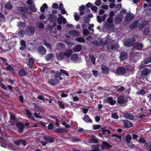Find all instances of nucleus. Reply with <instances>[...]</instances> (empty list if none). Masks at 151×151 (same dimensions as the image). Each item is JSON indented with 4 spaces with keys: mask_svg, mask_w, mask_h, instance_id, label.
Here are the masks:
<instances>
[{
    "mask_svg": "<svg viewBox=\"0 0 151 151\" xmlns=\"http://www.w3.org/2000/svg\"><path fill=\"white\" fill-rule=\"evenodd\" d=\"M119 47V46L118 43L117 42H115L114 40L113 42L110 43L107 45L106 46L107 49L110 50H115Z\"/></svg>",
    "mask_w": 151,
    "mask_h": 151,
    "instance_id": "f257e3e1",
    "label": "nucleus"
},
{
    "mask_svg": "<svg viewBox=\"0 0 151 151\" xmlns=\"http://www.w3.org/2000/svg\"><path fill=\"white\" fill-rule=\"evenodd\" d=\"M101 44L103 45H108L110 43L113 42L114 40L109 38V36H107L105 38L103 39L100 40Z\"/></svg>",
    "mask_w": 151,
    "mask_h": 151,
    "instance_id": "f03ea898",
    "label": "nucleus"
},
{
    "mask_svg": "<svg viewBox=\"0 0 151 151\" xmlns=\"http://www.w3.org/2000/svg\"><path fill=\"white\" fill-rule=\"evenodd\" d=\"M81 74L83 77L84 78L86 79H89L91 77V72L86 69L85 70L83 69H82L81 70Z\"/></svg>",
    "mask_w": 151,
    "mask_h": 151,
    "instance_id": "7ed1b4c3",
    "label": "nucleus"
},
{
    "mask_svg": "<svg viewBox=\"0 0 151 151\" xmlns=\"http://www.w3.org/2000/svg\"><path fill=\"white\" fill-rule=\"evenodd\" d=\"M134 15L131 13H127L125 17L124 20L127 22H130L134 18Z\"/></svg>",
    "mask_w": 151,
    "mask_h": 151,
    "instance_id": "20e7f679",
    "label": "nucleus"
},
{
    "mask_svg": "<svg viewBox=\"0 0 151 151\" xmlns=\"http://www.w3.org/2000/svg\"><path fill=\"white\" fill-rule=\"evenodd\" d=\"M35 30V28L34 27L28 26L27 27L26 32L27 34L29 35H32L34 34Z\"/></svg>",
    "mask_w": 151,
    "mask_h": 151,
    "instance_id": "39448f33",
    "label": "nucleus"
},
{
    "mask_svg": "<svg viewBox=\"0 0 151 151\" xmlns=\"http://www.w3.org/2000/svg\"><path fill=\"white\" fill-rule=\"evenodd\" d=\"M116 72L119 74H125L128 70H126L124 68L122 67L118 68L116 70Z\"/></svg>",
    "mask_w": 151,
    "mask_h": 151,
    "instance_id": "423d86ee",
    "label": "nucleus"
},
{
    "mask_svg": "<svg viewBox=\"0 0 151 151\" xmlns=\"http://www.w3.org/2000/svg\"><path fill=\"white\" fill-rule=\"evenodd\" d=\"M56 77L54 78H52L50 79L48 81V83L49 84L52 85H55L58 84L59 83V81L56 78Z\"/></svg>",
    "mask_w": 151,
    "mask_h": 151,
    "instance_id": "0eeeda50",
    "label": "nucleus"
},
{
    "mask_svg": "<svg viewBox=\"0 0 151 151\" xmlns=\"http://www.w3.org/2000/svg\"><path fill=\"white\" fill-rule=\"evenodd\" d=\"M38 52L41 55H45L46 54V50L45 48L42 46H40L38 47L37 49Z\"/></svg>",
    "mask_w": 151,
    "mask_h": 151,
    "instance_id": "6e6552de",
    "label": "nucleus"
},
{
    "mask_svg": "<svg viewBox=\"0 0 151 151\" xmlns=\"http://www.w3.org/2000/svg\"><path fill=\"white\" fill-rule=\"evenodd\" d=\"M59 17L57 19V21L58 23L59 24H61L63 22L64 24L66 23V19L62 16L60 14L58 15Z\"/></svg>",
    "mask_w": 151,
    "mask_h": 151,
    "instance_id": "1a4fd4ad",
    "label": "nucleus"
},
{
    "mask_svg": "<svg viewBox=\"0 0 151 151\" xmlns=\"http://www.w3.org/2000/svg\"><path fill=\"white\" fill-rule=\"evenodd\" d=\"M16 125L18 128V132L19 133H22L24 127V124L22 122H19L17 123Z\"/></svg>",
    "mask_w": 151,
    "mask_h": 151,
    "instance_id": "9d476101",
    "label": "nucleus"
},
{
    "mask_svg": "<svg viewBox=\"0 0 151 151\" xmlns=\"http://www.w3.org/2000/svg\"><path fill=\"white\" fill-rule=\"evenodd\" d=\"M68 34L70 36L76 37L79 35L80 32L79 31L76 30H71L68 32Z\"/></svg>",
    "mask_w": 151,
    "mask_h": 151,
    "instance_id": "9b49d317",
    "label": "nucleus"
},
{
    "mask_svg": "<svg viewBox=\"0 0 151 151\" xmlns=\"http://www.w3.org/2000/svg\"><path fill=\"white\" fill-rule=\"evenodd\" d=\"M147 24V22L145 20H143L141 22H140L139 24L137 23L135 24L137 28L142 29Z\"/></svg>",
    "mask_w": 151,
    "mask_h": 151,
    "instance_id": "f8f14e48",
    "label": "nucleus"
},
{
    "mask_svg": "<svg viewBox=\"0 0 151 151\" xmlns=\"http://www.w3.org/2000/svg\"><path fill=\"white\" fill-rule=\"evenodd\" d=\"M113 19L109 17L107 20V22L108 24L107 27L108 28H111L113 27Z\"/></svg>",
    "mask_w": 151,
    "mask_h": 151,
    "instance_id": "ddd939ff",
    "label": "nucleus"
},
{
    "mask_svg": "<svg viewBox=\"0 0 151 151\" xmlns=\"http://www.w3.org/2000/svg\"><path fill=\"white\" fill-rule=\"evenodd\" d=\"M56 49L59 50H64L65 49V47L64 44L60 43L57 44L56 46Z\"/></svg>",
    "mask_w": 151,
    "mask_h": 151,
    "instance_id": "4468645a",
    "label": "nucleus"
},
{
    "mask_svg": "<svg viewBox=\"0 0 151 151\" xmlns=\"http://www.w3.org/2000/svg\"><path fill=\"white\" fill-rule=\"evenodd\" d=\"M124 116L125 118L130 120H133L135 119L134 117L131 114L129 113H125L124 115Z\"/></svg>",
    "mask_w": 151,
    "mask_h": 151,
    "instance_id": "2eb2a0df",
    "label": "nucleus"
},
{
    "mask_svg": "<svg viewBox=\"0 0 151 151\" xmlns=\"http://www.w3.org/2000/svg\"><path fill=\"white\" fill-rule=\"evenodd\" d=\"M107 16V14H105L103 16H97V20L98 22L99 23H101L102 22V21H104Z\"/></svg>",
    "mask_w": 151,
    "mask_h": 151,
    "instance_id": "dca6fc26",
    "label": "nucleus"
},
{
    "mask_svg": "<svg viewBox=\"0 0 151 151\" xmlns=\"http://www.w3.org/2000/svg\"><path fill=\"white\" fill-rule=\"evenodd\" d=\"M56 58L57 59L59 60H61L65 58L64 53L62 52H60L56 54Z\"/></svg>",
    "mask_w": 151,
    "mask_h": 151,
    "instance_id": "f3484780",
    "label": "nucleus"
},
{
    "mask_svg": "<svg viewBox=\"0 0 151 151\" xmlns=\"http://www.w3.org/2000/svg\"><path fill=\"white\" fill-rule=\"evenodd\" d=\"M123 18V17L122 15H118L116 17L115 21V23L117 24L120 23L122 21Z\"/></svg>",
    "mask_w": 151,
    "mask_h": 151,
    "instance_id": "a211bd4d",
    "label": "nucleus"
},
{
    "mask_svg": "<svg viewBox=\"0 0 151 151\" xmlns=\"http://www.w3.org/2000/svg\"><path fill=\"white\" fill-rule=\"evenodd\" d=\"M72 53L73 51L71 49L65 51L64 53L65 58H66V57H67L68 58H69V57Z\"/></svg>",
    "mask_w": 151,
    "mask_h": 151,
    "instance_id": "6ab92c4d",
    "label": "nucleus"
},
{
    "mask_svg": "<svg viewBox=\"0 0 151 151\" xmlns=\"http://www.w3.org/2000/svg\"><path fill=\"white\" fill-rule=\"evenodd\" d=\"M106 101L107 103H109L111 105H114L116 103V101L110 97L107 98L106 100Z\"/></svg>",
    "mask_w": 151,
    "mask_h": 151,
    "instance_id": "aec40b11",
    "label": "nucleus"
},
{
    "mask_svg": "<svg viewBox=\"0 0 151 151\" xmlns=\"http://www.w3.org/2000/svg\"><path fill=\"white\" fill-rule=\"evenodd\" d=\"M33 104L35 106L34 109L35 110L40 111H44V109L42 106H39L38 104L34 103H33Z\"/></svg>",
    "mask_w": 151,
    "mask_h": 151,
    "instance_id": "412c9836",
    "label": "nucleus"
},
{
    "mask_svg": "<svg viewBox=\"0 0 151 151\" xmlns=\"http://www.w3.org/2000/svg\"><path fill=\"white\" fill-rule=\"evenodd\" d=\"M15 144L19 145L22 143L24 145H26V142L24 140H19L15 141L14 142Z\"/></svg>",
    "mask_w": 151,
    "mask_h": 151,
    "instance_id": "4be33fe9",
    "label": "nucleus"
},
{
    "mask_svg": "<svg viewBox=\"0 0 151 151\" xmlns=\"http://www.w3.org/2000/svg\"><path fill=\"white\" fill-rule=\"evenodd\" d=\"M111 147V146L107 142H104L102 143V149L109 148Z\"/></svg>",
    "mask_w": 151,
    "mask_h": 151,
    "instance_id": "5701e85b",
    "label": "nucleus"
},
{
    "mask_svg": "<svg viewBox=\"0 0 151 151\" xmlns=\"http://www.w3.org/2000/svg\"><path fill=\"white\" fill-rule=\"evenodd\" d=\"M127 58V54L125 52H122L120 55V59L122 60H124Z\"/></svg>",
    "mask_w": 151,
    "mask_h": 151,
    "instance_id": "b1692460",
    "label": "nucleus"
},
{
    "mask_svg": "<svg viewBox=\"0 0 151 151\" xmlns=\"http://www.w3.org/2000/svg\"><path fill=\"white\" fill-rule=\"evenodd\" d=\"M54 55L52 53L47 54L45 56V58L46 60H51L53 59Z\"/></svg>",
    "mask_w": 151,
    "mask_h": 151,
    "instance_id": "393cba45",
    "label": "nucleus"
},
{
    "mask_svg": "<svg viewBox=\"0 0 151 151\" xmlns=\"http://www.w3.org/2000/svg\"><path fill=\"white\" fill-rule=\"evenodd\" d=\"M134 46L136 49L139 50L142 48L143 45L141 43H136L134 45Z\"/></svg>",
    "mask_w": 151,
    "mask_h": 151,
    "instance_id": "a878e982",
    "label": "nucleus"
},
{
    "mask_svg": "<svg viewBox=\"0 0 151 151\" xmlns=\"http://www.w3.org/2000/svg\"><path fill=\"white\" fill-rule=\"evenodd\" d=\"M82 48V46L81 45H77L73 48V50L75 52H79L81 50Z\"/></svg>",
    "mask_w": 151,
    "mask_h": 151,
    "instance_id": "bb28decb",
    "label": "nucleus"
},
{
    "mask_svg": "<svg viewBox=\"0 0 151 151\" xmlns=\"http://www.w3.org/2000/svg\"><path fill=\"white\" fill-rule=\"evenodd\" d=\"M44 139L48 142L52 143L54 141V139L52 137L48 136H44Z\"/></svg>",
    "mask_w": 151,
    "mask_h": 151,
    "instance_id": "cd10ccee",
    "label": "nucleus"
},
{
    "mask_svg": "<svg viewBox=\"0 0 151 151\" xmlns=\"http://www.w3.org/2000/svg\"><path fill=\"white\" fill-rule=\"evenodd\" d=\"M17 10L18 11H20L21 12H22L24 13H27L28 11V9L27 7H18L17 8Z\"/></svg>",
    "mask_w": 151,
    "mask_h": 151,
    "instance_id": "c85d7f7f",
    "label": "nucleus"
},
{
    "mask_svg": "<svg viewBox=\"0 0 151 151\" xmlns=\"http://www.w3.org/2000/svg\"><path fill=\"white\" fill-rule=\"evenodd\" d=\"M92 138H91L89 140V142L91 143H97L98 142V140L95 137L94 135H93L91 137Z\"/></svg>",
    "mask_w": 151,
    "mask_h": 151,
    "instance_id": "c756f323",
    "label": "nucleus"
},
{
    "mask_svg": "<svg viewBox=\"0 0 151 151\" xmlns=\"http://www.w3.org/2000/svg\"><path fill=\"white\" fill-rule=\"evenodd\" d=\"M150 72V69L145 68L142 70V74L143 75H147L149 74Z\"/></svg>",
    "mask_w": 151,
    "mask_h": 151,
    "instance_id": "7c9ffc66",
    "label": "nucleus"
},
{
    "mask_svg": "<svg viewBox=\"0 0 151 151\" xmlns=\"http://www.w3.org/2000/svg\"><path fill=\"white\" fill-rule=\"evenodd\" d=\"M101 68L103 72L106 74H107L109 73V69L105 65H102L101 66Z\"/></svg>",
    "mask_w": 151,
    "mask_h": 151,
    "instance_id": "2f4dec72",
    "label": "nucleus"
},
{
    "mask_svg": "<svg viewBox=\"0 0 151 151\" xmlns=\"http://www.w3.org/2000/svg\"><path fill=\"white\" fill-rule=\"evenodd\" d=\"M26 111L27 116L30 119H34V118L31 112L28 110H26Z\"/></svg>",
    "mask_w": 151,
    "mask_h": 151,
    "instance_id": "473e14b6",
    "label": "nucleus"
},
{
    "mask_svg": "<svg viewBox=\"0 0 151 151\" xmlns=\"http://www.w3.org/2000/svg\"><path fill=\"white\" fill-rule=\"evenodd\" d=\"M83 119L85 122L87 123L91 122H92V121L89 117L87 115H85L84 116L83 118Z\"/></svg>",
    "mask_w": 151,
    "mask_h": 151,
    "instance_id": "72a5a7b5",
    "label": "nucleus"
},
{
    "mask_svg": "<svg viewBox=\"0 0 151 151\" xmlns=\"http://www.w3.org/2000/svg\"><path fill=\"white\" fill-rule=\"evenodd\" d=\"M124 122L128 127H131L133 126V124L129 121L127 120H124Z\"/></svg>",
    "mask_w": 151,
    "mask_h": 151,
    "instance_id": "f704fd0d",
    "label": "nucleus"
},
{
    "mask_svg": "<svg viewBox=\"0 0 151 151\" xmlns=\"http://www.w3.org/2000/svg\"><path fill=\"white\" fill-rule=\"evenodd\" d=\"M27 73L26 71L24 70H21L19 71V74L21 76H24Z\"/></svg>",
    "mask_w": 151,
    "mask_h": 151,
    "instance_id": "c9c22d12",
    "label": "nucleus"
},
{
    "mask_svg": "<svg viewBox=\"0 0 151 151\" xmlns=\"http://www.w3.org/2000/svg\"><path fill=\"white\" fill-rule=\"evenodd\" d=\"M34 61V59L32 58H30L29 60L28 65L31 68H32V64Z\"/></svg>",
    "mask_w": 151,
    "mask_h": 151,
    "instance_id": "e433bc0d",
    "label": "nucleus"
},
{
    "mask_svg": "<svg viewBox=\"0 0 151 151\" xmlns=\"http://www.w3.org/2000/svg\"><path fill=\"white\" fill-rule=\"evenodd\" d=\"M75 40L81 43H84L86 42L85 39L81 37L76 38H75Z\"/></svg>",
    "mask_w": 151,
    "mask_h": 151,
    "instance_id": "4c0bfd02",
    "label": "nucleus"
},
{
    "mask_svg": "<svg viewBox=\"0 0 151 151\" xmlns=\"http://www.w3.org/2000/svg\"><path fill=\"white\" fill-rule=\"evenodd\" d=\"M112 137H115L114 139L116 140L117 141H119L121 140V136L120 135H117L116 134H113L112 135Z\"/></svg>",
    "mask_w": 151,
    "mask_h": 151,
    "instance_id": "58836bf2",
    "label": "nucleus"
},
{
    "mask_svg": "<svg viewBox=\"0 0 151 151\" xmlns=\"http://www.w3.org/2000/svg\"><path fill=\"white\" fill-rule=\"evenodd\" d=\"M55 131L58 133H64L67 132L66 130L61 128H57L55 129Z\"/></svg>",
    "mask_w": 151,
    "mask_h": 151,
    "instance_id": "ea45409f",
    "label": "nucleus"
},
{
    "mask_svg": "<svg viewBox=\"0 0 151 151\" xmlns=\"http://www.w3.org/2000/svg\"><path fill=\"white\" fill-rule=\"evenodd\" d=\"M125 99L123 97L121 96L119 97L117 101L118 103L122 104L124 102Z\"/></svg>",
    "mask_w": 151,
    "mask_h": 151,
    "instance_id": "a19ab883",
    "label": "nucleus"
},
{
    "mask_svg": "<svg viewBox=\"0 0 151 151\" xmlns=\"http://www.w3.org/2000/svg\"><path fill=\"white\" fill-rule=\"evenodd\" d=\"M134 39L132 40V42H124V45L125 46L127 47H130L131 46H132L134 45Z\"/></svg>",
    "mask_w": 151,
    "mask_h": 151,
    "instance_id": "79ce46f5",
    "label": "nucleus"
},
{
    "mask_svg": "<svg viewBox=\"0 0 151 151\" xmlns=\"http://www.w3.org/2000/svg\"><path fill=\"white\" fill-rule=\"evenodd\" d=\"M47 7V5L46 3L44 4L40 8V11L43 12L45 11V9Z\"/></svg>",
    "mask_w": 151,
    "mask_h": 151,
    "instance_id": "37998d69",
    "label": "nucleus"
},
{
    "mask_svg": "<svg viewBox=\"0 0 151 151\" xmlns=\"http://www.w3.org/2000/svg\"><path fill=\"white\" fill-rule=\"evenodd\" d=\"M17 26L20 28H24L25 26V24L23 22L19 21L17 23Z\"/></svg>",
    "mask_w": 151,
    "mask_h": 151,
    "instance_id": "c03bdc74",
    "label": "nucleus"
},
{
    "mask_svg": "<svg viewBox=\"0 0 151 151\" xmlns=\"http://www.w3.org/2000/svg\"><path fill=\"white\" fill-rule=\"evenodd\" d=\"M27 3L28 4L30 5L33 8V11L35 10V6H34V4L33 3V1L32 0H28L27 1Z\"/></svg>",
    "mask_w": 151,
    "mask_h": 151,
    "instance_id": "a18cd8bd",
    "label": "nucleus"
},
{
    "mask_svg": "<svg viewBox=\"0 0 151 151\" xmlns=\"http://www.w3.org/2000/svg\"><path fill=\"white\" fill-rule=\"evenodd\" d=\"M70 58L72 60H76L78 58V55L76 54L72 55L70 57Z\"/></svg>",
    "mask_w": 151,
    "mask_h": 151,
    "instance_id": "49530a36",
    "label": "nucleus"
},
{
    "mask_svg": "<svg viewBox=\"0 0 151 151\" xmlns=\"http://www.w3.org/2000/svg\"><path fill=\"white\" fill-rule=\"evenodd\" d=\"M136 94L138 95H144L145 94V92L144 90H142L138 91Z\"/></svg>",
    "mask_w": 151,
    "mask_h": 151,
    "instance_id": "de8ad7c7",
    "label": "nucleus"
},
{
    "mask_svg": "<svg viewBox=\"0 0 151 151\" xmlns=\"http://www.w3.org/2000/svg\"><path fill=\"white\" fill-rule=\"evenodd\" d=\"M58 104L60 108L64 109V104H63L62 101H58Z\"/></svg>",
    "mask_w": 151,
    "mask_h": 151,
    "instance_id": "09e8293b",
    "label": "nucleus"
},
{
    "mask_svg": "<svg viewBox=\"0 0 151 151\" xmlns=\"http://www.w3.org/2000/svg\"><path fill=\"white\" fill-rule=\"evenodd\" d=\"M89 57L93 64H95V58L92 55L90 54Z\"/></svg>",
    "mask_w": 151,
    "mask_h": 151,
    "instance_id": "8fccbe9b",
    "label": "nucleus"
},
{
    "mask_svg": "<svg viewBox=\"0 0 151 151\" xmlns=\"http://www.w3.org/2000/svg\"><path fill=\"white\" fill-rule=\"evenodd\" d=\"M150 29L149 28H147L145 29L143 32V34L145 35H148L150 33Z\"/></svg>",
    "mask_w": 151,
    "mask_h": 151,
    "instance_id": "3c124183",
    "label": "nucleus"
},
{
    "mask_svg": "<svg viewBox=\"0 0 151 151\" xmlns=\"http://www.w3.org/2000/svg\"><path fill=\"white\" fill-rule=\"evenodd\" d=\"M6 69L7 70L12 72H14V70L13 68L11 65H9L7 66L6 67Z\"/></svg>",
    "mask_w": 151,
    "mask_h": 151,
    "instance_id": "603ef678",
    "label": "nucleus"
},
{
    "mask_svg": "<svg viewBox=\"0 0 151 151\" xmlns=\"http://www.w3.org/2000/svg\"><path fill=\"white\" fill-rule=\"evenodd\" d=\"M111 116L113 119H118L119 118V116L116 113H113L112 114Z\"/></svg>",
    "mask_w": 151,
    "mask_h": 151,
    "instance_id": "864d4df0",
    "label": "nucleus"
},
{
    "mask_svg": "<svg viewBox=\"0 0 151 151\" xmlns=\"http://www.w3.org/2000/svg\"><path fill=\"white\" fill-rule=\"evenodd\" d=\"M145 63H148L151 62V56L146 58L145 60Z\"/></svg>",
    "mask_w": 151,
    "mask_h": 151,
    "instance_id": "5fc2aeb1",
    "label": "nucleus"
},
{
    "mask_svg": "<svg viewBox=\"0 0 151 151\" xmlns=\"http://www.w3.org/2000/svg\"><path fill=\"white\" fill-rule=\"evenodd\" d=\"M60 71L62 74H65L67 76H69L68 73L66 70L61 69Z\"/></svg>",
    "mask_w": 151,
    "mask_h": 151,
    "instance_id": "6e6d98bb",
    "label": "nucleus"
},
{
    "mask_svg": "<svg viewBox=\"0 0 151 151\" xmlns=\"http://www.w3.org/2000/svg\"><path fill=\"white\" fill-rule=\"evenodd\" d=\"M61 74L59 72H58L55 74V77H56L57 78H59L60 80H62L63 78L60 77Z\"/></svg>",
    "mask_w": 151,
    "mask_h": 151,
    "instance_id": "4d7b16f0",
    "label": "nucleus"
},
{
    "mask_svg": "<svg viewBox=\"0 0 151 151\" xmlns=\"http://www.w3.org/2000/svg\"><path fill=\"white\" fill-rule=\"evenodd\" d=\"M5 8L8 9H11L12 8V6L9 3L6 4L5 5Z\"/></svg>",
    "mask_w": 151,
    "mask_h": 151,
    "instance_id": "13d9d810",
    "label": "nucleus"
},
{
    "mask_svg": "<svg viewBox=\"0 0 151 151\" xmlns=\"http://www.w3.org/2000/svg\"><path fill=\"white\" fill-rule=\"evenodd\" d=\"M24 34V32L22 30H20L18 32V34L20 37H22L23 36Z\"/></svg>",
    "mask_w": 151,
    "mask_h": 151,
    "instance_id": "bf43d9fd",
    "label": "nucleus"
},
{
    "mask_svg": "<svg viewBox=\"0 0 151 151\" xmlns=\"http://www.w3.org/2000/svg\"><path fill=\"white\" fill-rule=\"evenodd\" d=\"M132 139L131 136L129 135H128L126 136V141L127 143H129Z\"/></svg>",
    "mask_w": 151,
    "mask_h": 151,
    "instance_id": "052dcab7",
    "label": "nucleus"
},
{
    "mask_svg": "<svg viewBox=\"0 0 151 151\" xmlns=\"http://www.w3.org/2000/svg\"><path fill=\"white\" fill-rule=\"evenodd\" d=\"M74 17L76 21H78L80 18V17L78 15L77 13H75L74 14Z\"/></svg>",
    "mask_w": 151,
    "mask_h": 151,
    "instance_id": "680f3d73",
    "label": "nucleus"
},
{
    "mask_svg": "<svg viewBox=\"0 0 151 151\" xmlns=\"http://www.w3.org/2000/svg\"><path fill=\"white\" fill-rule=\"evenodd\" d=\"M101 127V126L100 125L98 124L95 125L93 126V128L94 129H100Z\"/></svg>",
    "mask_w": 151,
    "mask_h": 151,
    "instance_id": "e2e57ef3",
    "label": "nucleus"
},
{
    "mask_svg": "<svg viewBox=\"0 0 151 151\" xmlns=\"http://www.w3.org/2000/svg\"><path fill=\"white\" fill-rule=\"evenodd\" d=\"M71 140L74 142H77L81 141V140L80 139L76 138H72L71 139Z\"/></svg>",
    "mask_w": 151,
    "mask_h": 151,
    "instance_id": "0e129e2a",
    "label": "nucleus"
},
{
    "mask_svg": "<svg viewBox=\"0 0 151 151\" xmlns=\"http://www.w3.org/2000/svg\"><path fill=\"white\" fill-rule=\"evenodd\" d=\"M10 119L11 120H13L15 119V116L11 113H10Z\"/></svg>",
    "mask_w": 151,
    "mask_h": 151,
    "instance_id": "69168bd1",
    "label": "nucleus"
},
{
    "mask_svg": "<svg viewBox=\"0 0 151 151\" xmlns=\"http://www.w3.org/2000/svg\"><path fill=\"white\" fill-rule=\"evenodd\" d=\"M37 27L40 28H43L44 27V26L42 23H40L37 24Z\"/></svg>",
    "mask_w": 151,
    "mask_h": 151,
    "instance_id": "338daca9",
    "label": "nucleus"
},
{
    "mask_svg": "<svg viewBox=\"0 0 151 151\" xmlns=\"http://www.w3.org/2000/svg\"><path fill=\"white\" fill-rule=\"evenodd\" d=\"M145 145L146 147L149 148L151 146V142H148L145 143Z\"/></svg>",
    "mask_w": 151,
    "mask_h": 151,
    "instance_id": "774afa93",
    "label": "nucleus"
}]
</instances>
